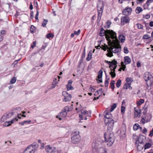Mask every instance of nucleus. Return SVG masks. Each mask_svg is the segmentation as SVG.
<instances>
[{
    "label": "nucleus",
    "instance_id": "1",
    "mask_svg": "<svg viewBox=\"0 0 153 153\" xmlns=\"http://www.w3.org/2000/svg\"><path fill=\"white\" fill-rule=\"evenodd\" d=\"M108 109L106 110L104 112L105 114L104 119L105 124V125L108 124L107 126L108 131L107 133H105L104 134V138L105 142H108L110 143H113L114 141L113 133L109 134L110 132L113 128L114 120L111 119L112 115L110 113Z\"/></svg>",
    "mask_w": 153,
    "mask_h": 153
},
{
    "label": "nucleus",
    "instance_id": "2",
    "mask_svg": "<svg viewBox=\"0 0 153 153\" xmlns=\"http://www.w3.org/2000/svg\"><path fill=\"white\" fill-rule=\"evenodd\" d=\"M99 35L101 36H105L107 40L110 42H111L110 38L113 39H117L116 33L112 30H105L103 28H101L99 33Z\"/></svg>",
    "mask_w": 153,
    "mask_h": 153
},
{
    "label": "nucleus",
    "instance_id": "3",
    "mask_svg": "<svg viewBox=\"0 0 153 153\" xmlns=\"http://www.w3.org/2000/svg\"><path fill=\"white\" fill-rule=\"evenodd\" d=\"M74 134L71 137V140L73 143H79L80 140V136L79 135V132L78 131L74 132Z\"/></svg>",
    "mask_w": 153,
    "mask_h": 153
},
{
    "label": "nucleus",
    "instance_id": "4",
    "mask_svg": "<svg viewBox=\"0 0 153 153\" xmlns=\"http://www.w3.org/2000/svg\"><path fill=\"white\" fill-rule=\"evenodd\" d=\"M31 144L30 146H28L24 151L23 153H34L36 149L35 147H36V145L35 144L34 145H32Z\"/></svg>",
    "mask_w": 153,
    "mask_h": 153
},
{
    "label": "nucleus",
    "instance_id": "5",
    "mask_svg": "<svg viewBox=\"0 0 153 153\" xmlns=\"http://www.w3.org/2000/svg\"><path fill=\"white\" fill-rule=\"evenodd\" d=\"M62 95L63 97V101L67 102L70 101L71 98V96L67 92L63 91L62 92Z\"/></svg>",
    "mask_w": 153,
    "mask_h": 153
},
{
    "label": "nucleus",
    "instance_id": "6",
    "mask_svg": "<svg viewBox=\"0 0 153 153\" xmlns=\"http://www.w3.org/2000/svg\"><path fill=\"white\" fill-rule=\"evenodd\" d=\"M113 48L111 49L114 53H117L121 51V46L118 43H114L113 44Z\"/></svg>",
    "mask_w": 153,
    "mask_h": 153
},
{
    "label": "nucleus",
    "instance_id": "7",
    "mask_svg": "<svg viewBox=\"0 0 153 153\" xmlns=\"http://www.w3.org/2000/svg\"><path fill=\"white\" fill-rule=\"evenodd\" d=\"M81 114L79 115V117L81 120H86L87 119L86 117L88 115V112L86 111L83 110H81Z\"/></svg>",
    "mask_w": 153,
    "mask_h": 153
},
{
    "label": "nucleus",
    "instance_id": "8",
    "mask_svg": "<svg viewBox=\"0 0 153 153\" xmlns=\"http://www.w3.org/2000/svg\"><path fill=\"white\" fill-rule=\"evenodd\" d=\"M67 113L65 111H62L61 112L59 113L58 115L56 116V117L59 119L60 120H63L66 117Z\"/></svg>",
    "mask_w": 153,
    "mask_h": 153
},
{
    "label": "nucleus",
    "instance_id": "9",
    "mask_svg": "<svg viewBox=\"0 0 153 153\" xmlns=\"http://www.w3.org/2000/svg\"><path fill=\"white\" fill-rule=\"evenodd\" d=\"M144 78L146 81H148L149 80L152 81L153 80L152 75L149 72L145 73Z\"/></svg>",
    "mask_w": 153,
    "mask_h": 153
},
{
    "label": "nucleus",
    "instance_id": "10",
    "mask_svg": "<svg viewBox=\"0 0 153 153\" xmlns=\"http://www.w3.org/2000/svg\"><path fill=\"white\" fill-rule=\"evenodd\" d=\"M130 21L129 18L127 16H122L121 18V23L122 25H124L125 24L129 23Z\"/></svg>",
    "mask_w": 153,
    "mask_h": 153
},
{
    "label": "nucleus",
    "instance_id": "11",
    "mask_svg": "<svg viewBox=\"0 0 153 153\" xmlns=\"http://www.w3.org/2000/svg\"><path fill=\"white\" fill-rule=\"evenodd\" d=\"M131 11L132 9L131 8H127L123 10V15L127 16L130 14Z\"/></svg>",
    "mask_w": 153,
    "mask_h": 153
},
{
    "label": "nucleus",
    "instance_id": "12",
    "mask_svg": "<svg viewBox=\"0 0 153 153\" xmlns=\"http://www.w3.org/2000/svg\"><path fill=\"white\" fill-rule=\"evenodd\" d=\"M103 71L102 70H100L98 72V79L96 78V81H99L98 83H101L102 82V76Z\"/></svg>",
    "mask_w": 153,
    "mask_h": 153
},
{
    "label": "nucleus",
    "instance_id": "13",
    "mask_svg": "<svg viewBox=\"0 0 153 153\" xmlns=\"http://www.w3.org/2000/svg\"><path fill=\"white\" fill-rule=\"evenodd\" d=\"M100 10H99V8H98V16L97 17V21L98 22H99L100 21V19H101V16H102V13L103 11V8L102 7H101L100 8Z\"/></svg>",
    "mask_w": 153,
    "mask_h": 153
},
{
    "label": "nucleus",
    "instance_id": "14",
    "mask_svg": "<svg viewBox=\"0 0 153 153\" xmlns=\"http://www.w3.org/2000/svg\"><path fill=\"white\" fill-rule=\"evenodd\" d=\"M18 120V119L16 118H15L14 119H13L10 121L6 122L5 123V125L7 126H9L11 125V124H13L16 121Z\"/></svg>",
    "mask_w": 153,
    "mask_h": 153
},
{
    "label": "nucleus",
    "instance_id": "15",
    "mask_svg": "<svg viewBox=\"0 0 153 153\" xmlns=\"http://www.w3.org/2000/svg\"><path fill=\"white\" fill-rule=\"evenodd\" d=\"M134 115L136 117H138L141 113V111L138 108H134Z\"/></svg>",
    "mask_w": 153,
    "mask_h": 153
},
{
    "label": "nucleus",
    "instance_id": "16",
    "mask_svg": "<svg viewBox=\"0 0 153 153\" xmlns=\"http://www.w3.org/2000/svg\"><path fill=\"white\" fill-rule=\"evenodd\" d=\"M138 142L139 143H143L145 140V137L143 136H141L138 138L137 139Z\"/></svg>",
    "mask_w": 153,
    "mask_h": 153
},
{
    "label": "nucleus",
    "instance_id": "17",
    "mask_svg": "<svg viewBox=\"0 0 153 153\" xmlns=\"http://www.w3.org/2000/svg\"><path fill=\"white\" fill-rule=\"evenodd\" d=\"M45 149L47 153H52L53 149L52 147L50 145H47L45 146Z\"/></svg>",
    "mask_w": 153,
    "mask_h": 153
},
{
    "label": "nucleus",
    "instance_id": "18",
    "mask_svg": "<svg viewBox=\"0 0 153 153\" xmlns=\"http://www.w3.org/2000/svg\"><path fill=\"white\" fill-rule=\"evenodd\" d=\"M124 59V61L126 64H128L131 63V59L128 56H125Z\"/></svg>",
    "mask_w": 153,
    "mask_h": 153
},
{
    "label": "nucleus",
    "instance_id": "19",
    "mask_svg": "<svg viewBox=\"0 0 153 153\" xmlns=\"http://www.w3.org/2000/svg\"><path fill=\"white\" fill-rule=\"evenodd\" d=\"M126 129L124 128L120 131V137L123 139L125 137Z\"/></svg>",
    "mask_w": 153,
    "mask_h": 153
},
{
    "label": "nucleus",
    "instance_id": "20",
    "mask_svg": "<svg viewBox=\"0 0 153 153\" xmlns=\"http://www.w3.org/2000/svg\"><path fill=\"white\" fill-rule=\"evenodd\" d=\"M130 82L125 84L124 85L123 88L127 89L129 88L130 90H131L132 89V88L130 86Z\"/></svg>",
    "mask_w": 153,
    "mask_h": 153
},
{
    "label": "nucleus",
    "instance_id": "21",
    "mask_svg": "<svg viewBox=\"0 0 153 153\" xmlns=\"http://www.w3.org/2000/svg\"><path fill=\"white\" fill-rule=\"evenodd\" d=\"M143 10V9L140 7H137L135 11L136 13H139Z\"/></svg>",
    "mask_w": 153,
    "mask_h": 153
},
{
    "label": "nucleus",
    "instance_id": "22",
    "mask_svg": "<svg viewBox=\"0 0 153 153\" xmlns=\"http://www.w3.org/2000/svg\"><path fill=\"white\" fill-rule=\"evenodd\" d=\"M92 55L91 51H90L89 52L88 56L86 58V59L87 61H89L91 58V56Z\"/></svg>",
    "mask_w": 153,
    "mask_h": 153
},
{
    "label": "nucleus",
    "instance_id": "23",
    "mask_svg": "<svg viewBox=\"0 0 153 153\" xmlns=\"http://www.w3.org/2000/svg\"><path fill=\"white\" fill-rule=\"evenodd\" d=\"M137 146V149L139 151H141L142 150L144 147V146L143 145V144H138V145Z\"/></svg>",
    "mask_w": 153,
    "mask_h": 153
},
{
    "label": "nucleus",
    "instance_id": "24",
    "mask_svg": "<svg viewBox=\"0 0 153 153\" xmlns=\"http://www.w3.org/2000/svg\"><path fill=\"white\" fill-rule=\"evenodd\" d=\"M140 125L137 123H135L134 125L133 126V129L134 130L136 131L139 129V127Z\"/></svg>",
    "mask_w": 153,
    "mask_h": 153
},
{
    "label": "nucleus",
    "instance_id": "25",
    "mask_svg": "<svg viewBox=\"0 0 153 153\" xmlns=\"http://www.w3.org/2000/svg\"><path fill=\"white\" fill-rule=\"evenodd\" d=\"M119 39L120 40L121 42H124L125 40V37L123 35H120L119 36Z\"/></svg>",
    "mask_w": 153,
    "mask_h": 153
},
{
    "label": "nucleus",
    "instance_id": "26",
    "mask_svg": "<svg viewBox=\"0 0 153 153\" xmlns=\"http://www.w3.org/2000/svg\"><path fill=\"white\" fill-rule=\"evenodd\" d=\"M116 104H114L111 106V108L110 109H108V110L109 111H112L116 107Z\"/></svg>",
    "mask_w": 153,
    "mask_h": 153
},
{
    "label": "nucleus",
    "instance_id": "27",
    "mask_svg": "<svg viewBox=\"0 0 153 153\" xmlns=\"http://www.w3.org/2000/svg\"><path fill=\"white\" fill-rule=\"evenodd\" d=\"M144 102V100L143 99H140L139 101H138L137 103V104L138 106H140Z\"/></svg>",
    "mask_w": 153,
    "mask_h": 153
},
{
    "label": "nucleus",
    "instance_id": "28",
    "mask_svg": "<svg viewBox=\"0 0 153 153\" xmlns=\"http://www.w3.org/2000/svg\"><path fill=\"white\" fill-rule=\"evenodd\" d=\"M48 20L47 19H44L42 23V26L43 27H45L46 25L48 22Z\"/></svg>",
    "mask_w": 153,
    "mask_h": 153
},
{
    "label": "nucleus",
    "instance_id": "29",
    "mask_svg": "<svg viewBox=\"0 0 153 153\" xmlns=\"http://www.w3.org/2000/svg\"><path fill=\"white\" fill-rule=\"evenodd\" d=\"M115 82L114 80H112L111 82H110L111 87L112 89H114V84Z\"/></svg>",
    "mask_w": 153,
    "mask_h": 153
},
{
    "label": "nucleus",
    "instance_id": "30",
    "mask_svg": "<svg viewBox=\"0 0 153 153\" xmlns=\"http://www.w3.org/2000/svg\"><path fill=\"white\" fill-rule=\"evenodd\" d=\"M66 88L68 91L73 90L74 89L73 87L70 84H67L66 85Z\"/></svg>",
    "mask_w": 153,
    "mask_h": 153
},
{
    "label": "nucleus",
    "instance_id": "31",
    "mask_svg": "<svg viewBox=\"0 0 153 153\" xmlns=\"http://www.w3.org/2000/svg\"><path fill=\"white\" fill-rule=\"evenodd\" d=\"M121 81L120 79H119L117 80V82L116 83V86L117 88H119L121 84Z\"/></svg>",
    "mask_w": 153,
    "mask_h": 153
},
{
    "label": "nucleus",
    "instance_id": "32",
    "mask_svg": "<svg viewBox=\"0 0 153 153\" xmlns=\"http://www.w3.org/2000/svg\"><path fill=\"white\" fill-rule=\"evenodd\" d=\"M111 22L108 21L106 22V25L105 26V27L106 28H108L111 25Z\"/></svg>",
    "mask_w": 153,
    "mask_h": 153
},
{
    "label": "nucleus",
    "instance_id": "33",
    "mask_svg": "<svg viewBox=\"0 0 153 153\" xmlns=\"http://www.w3.org/2000/svg\"><path fill=\"white\" fill-rule=\"evenodd\" d=\"M110 74L111 75L112 78H114L116 76V74L115 73V71H111L110 73Z\"/></svg>",
    "mask_w": 153,
    "mask_h": 153
},
{
    "label": "nucleus",
    "instance_id": "34",
    "mask_svg": "<svg viewBox=\"0 0 153 153\" xmlns=\"http://www.w3.org/2000/svg\"><path fill=\"white\" fill-rule=\"evenodd\" d=\"M138 137L136 135L134 134L132 136V138L133 139H134L136 142L135 143H137L138 140Z\"/></svg>",
    "mask_w": 153,
    "mask_h": 153
},
{
    "label": "nucleus",
    "instance_id": "35",
    "mask_svg": "<svg viewBox=\"0 0 153 153\" xmlns=\"http://www.w3.org/2000/svg\"><path fill=\"white\" fill-rule=\"evenodd\" d=\"M109 78L107 79V78H106V80H105V86L106 87H108V86L109 82Z\"/></svg>",
    "mask_w": 153,
    "mask_h": 153
},
{
    "label": "nucleus",
    "instance_id": "36",
    "mask_svg": "<svg viewBox=\"0 0 153 153\" xmlns=\"http://www.w3.org/2000/svg\"><path fill=\"white\" fill-rule=\"evenodd\" d=\"M57 83V82L56 81V79H55L53 80V82H52L53 86H52V88H54Z\"/></svg>",
    "mask_w": 153,
    "mask_h": 153
},
{
    "label": "nucleus",
    "instance_id": "37",
    "mask_svg": "<svg viewBox=\"0 0 153 153\" xmlns=\"http://www.w3.org/2000/svg\"><path fill=\"white\" fill-rule=\"evenodd\" d=\"M7 115L6 114H4V115L1 118V120L2 122L4 121L7 119V117L6 116H7Z\"/></svg>",
    "mask_w": 153,
    "mask_h": 153
},
{
    "label": "nucleus",
    "instance_id": "38",
    "mask_svg": "<svg viewBox=\"0 0 153 153\" xmlns=\"http://www.w3.org/2000/svg\"><path fill=\"white\" fill-rule=\"evenodd\" d=\"M62 111H65L67 113V112L70 111V108L68 106H66L65 107L64 109Z\"/></svg>",
    "mask_w": 153,
    "mask_h": 153
},
{
    "label": "nucleus",
    "instance_id": "39",
    "mask_svg": "<svg viewBox=\"0 0 153 153\" xmlns=\"http://www.w3.org/2000/svg\"><path fill=\"white\" fill-rule=\"evenodd\" d=\"M151 38V37L149 36V35L148 34H146V35H143V39H150Z\"/></svg>",
    "mask_w": 153,
    "mask_h": 153
},
{
    "label": "nucleus",
    "instance_id": "40",
    "mask_svg": "<svg viewBox=\"0 0 153 153\" xmlns=\"http://www.w3.org/2000/svg\"><path fill=\"white\" fill-rule=\"evenodd\" d=\"M89 91L92 92H94L95 90V88L94 87L90 86L89 88Z\"/></svg>",
    "mask_w": 153,
    "mask_h": 153
},
{
    "label": "nucleus",
    "instance_id": "41",
    "mask_svg": "<svg viewBox=\"0 0 153 153\" xmlns=\"http://www.w3.org/2000/svg\"><path fill=\"white\" fill-rule=\"evenodd\" d=\"M16 77H13L10 81V83L12 84L14 83L16 81Z\"/></svg>",
    "mask_w": 153,
    "mask_h": 153
},
{
    "label": "nucleus",
    "instance_id": "42",
    "mask_svg": "<svg viewBox=\"0 0 153 153\" xmlns=\"http://www.w3.org/2000/svg\"><path fill=\"white\" fill-rule=\"evenodd\" d=\"M5 114H6L7 115V116H6L7 117V119L10 118L13 115V113L12 112H10L8 113H6Z\"/></svg>",
    "mask_w": 153,
    "mask_h": 153
},
{
    "label": "nucleus",
    "instance_id": "43",
    "mask_svg": "<svg viewBox=\"0 0 153 153\" xmlns=\"http://www.w3.org/2000/svg\"><path fill=\"white\" fill-rule=\"evenodd\" d=\"M47 37L48 39H50V38H53L54 37V35L52 33H49L47 34Z\"/></svg>",
    "mask_w": 153,
    "mask_h": 153
},
{
    "label": "nucleus",
    "instance_id": "44",
    "mask_svg": "<svg viewBox=\"0 0 153 153\" xmlns=\"http://www.w3.org/2000/svg\"><path fill=\"white\" fill-rule=\"evenodd\" d=\"M144 149H146L150 148L151 146V144H145L144 146Z\"/></svg>",
    "mask_w": 153,
    "mask_h": 153
},
{
    "label": "nucleus",
    "instance_id": "45",
    "mask_svg": "<svg viewBox=\"0 0 153 153\" xmlns=\"http://www.w3.org/2000/svg\"><path fill=\"white\" fill-rule=\"evenodd\" d=\"M121 66L122 67V69L123 71L125 70V69L126 68V65L124 64V62H121Z\"/></svg>",
    "mask_w": 153,
    "mask_h": 153
},
{
    "label": "nucleus",
    "instance_id": "46",
    "mask_svg": "<svg viewBox=\"0 0 153 153\" xmlns=\"http://www.w3.org/2000/svg\"><path fill=\"white\" fill-rule=\"evenodd\" d=\"M137 26L139 29H143V26L141 24L139 23L137 24Z\"/></svg>",
    "mask_w": 153,
    "mask_h": 153
},
{
    "label": "nucleus",
    "instance_id": "47",
    "mask_svg": "<svg viewBox=\"0 0 153 153\" xmlns=\"http://www.w3.org/2000/svg\"><path fill=\"white\" fill-rule=\"evenodd\" d=\"M36 41H33V43L31 45V47L33 49L36 46Z\"/></svg>",
    "mask_w": 153,
    "mask_h": 153
},
{
    "label": "nucleus",
    "instance_id": "48",
    "mask_svg": "<svg viewBox=\"0 0 153 153\" xmlns=\"http://www.w3.org/2000/svg\"><path fill=\"white\" fill-rule=\"evenodd\" d=\"M81 31L80 30H79L77 31H74V34L75 35H79Z\"/></svg>",
    "mask_w": 153,
    "mask_h": 153
},
{
    "label": "nucleus",
    "instance_id": "49",
    "mask_svg": "<svg viewBox=\"0 0 153 153\" xmlns=\"http://www.w3.org/2000/svg\"><path fill=\"white\" fill-rule=\"evenodd\" d=\"M124 52L125 53H128V50L126 47H125L124 48Z\"/></svg>",
    "mask_w": 153,
    "mask_h": 153
},
{
    "label": "nucleus",
    "instance_id": "50",
    "mask_svg": "<svg viewBox=\"0 0 153 153\" xmlns=\"http://www.w3.org/2000/svg\"><path fill=\"white\" fill-rule=\"evenodd\" d=\"M31 121L30 120L24 121L25 124H29L30 123Z\"/></svg>",
    "mask_w": 153,
    "mask_h": 153
},
{
    "label": "nucleus",
    "instance_id": "51",
    "mask_svg": "<svg viewBox=\"0 0 153 153\" xmlns=\"http://www.w3.org/2000/svg\"><path fill=\"white\" fill-rule=\"evenodd\" d=\"M35 27L33 25H31L30 28V32L31 33H33L34 31Z\"/></svg>",
    "mask_w": 153,
    "mask_h": 153
},
{
    "label": "nucleus",
    "instance_id": "52",
    "mask_svg": "<svg viewBox=\"0 0 153 153\" xmlns=\"http://www.w3.org/2000/svg\"><path fill=\"white\" fill-rule=\"evenodd\" d=\"M125 108L124 106H122L121 108V111L122 113H123L125 111Z\"/></svg>",
    "mask_w": 153,
    "mask_h": 153
},
{
    "label": "nucleus",
    "instance_id": "53",
    "mask_svg": "<svg viewBox=\"0 0 153 153\" xmlns=\"http://www.w3.org/2000/svg\"><path fill=\"white\" fill-rule=\"evenodd\" d=\"M147 131V129L146 128H144L142 131V133L143 134H145Z\"/></svg>",
    "mask_w": 153,
    "mask_h": 153
},
{
    "label": "nucleus",
    "instance_id": "54",
    "mask_svg": "<svg viewBox=\"0 0 153 153\" xmlns=\"http://www.w3.org/2000/svg\"><path fill=\"white\" fill-rule=\"evenodd\" d=\"M112 62L111 64L114 65H117V62L115 60L113 61L112 62Z\"/></svg>",
    "mask_w": 153,
    "mask_h": 153
},
{
    "label": "nucleus",
    "instance_id": "55",
    "mask_svg": "<svg viewBox=\"0 0 153 153\" xmlns=\"http://www.w3.org/2000/svg\"><path fill=\"white\" fill-rule=\"evenodd\" d=\"M149 136L151 137L153 136V128L152 129V130L150 131Z\"/></svg>",
    "mask_w": 153,
    "mask_h": 153
},
{
    "label": "nucleus",
    "instance_id": "56",
    "mask_svg": "<svg viewBox=\"0 0 153 153\" xmlns=\"http://www.w3.org/2000/svg\"><path fill=\"white\" fill-rule=\"evenodd\" d=\"M38 15H39V12H38V11H37V13H36V15L35 17V19L36 20H38Z\"/></svg>",
    "mask_w": 153,
    "mask_h": 153
},
{
    "label": "nucleus",
    "instance_id": "57",
    "mask_svg": "<svg viewBox=\"0 0 153 153\" xmlns=\"http://www.w3.org/2000/svg\"><path fill=\"white\" fill-rule=\"evenodd\" d=\"M145 26L146 27V29H148L149 28V24L148 23H145Z\"/></svg>",
    "mask_w": 153,
    "mask_h": 153
},
{
    "label": "nucleus",
    "instance_id": "58",
    "mask_svg": "<svg viewBox=\"0 0 153 153\" xmlns=\"http://www.w3.org/2000/svg\"><path fill=\"white\" fill-rule=\"evenodd\" d=\"M131 78H130L127 77L126 78V80L127 81V82L128 83H129V82H130Z\"/></svg>",
    "mask_w": 153,
    "mask_h": 153
},
{
    "label": "nucleus",
    "instance_id": "59",
    "mask_svg": "<svg viewBox=\"0 0 153 153\" xmlns=\"http://www.w3.org/2000/svg\"><path fill=\"white\" fill-rule=\"evenodd\" d=\"M153 1V0H147L146 1V3L147 4L148 6L149 5V4H148V3L152 2Z\"/></svg>",
    "mask_w": 153,
    "mask_h": 153
},
{
    "label": "nucleus",
    "instance_id": "60",
    "mask_svg": "<svg viewBox=\"0 0 153 153\" xmlns=\"http://www.w3.org/2000/svg\"><path fill=\"white\" fill-rule=\"evenodd\" d=\"M85 49H84L83 52V53L82 54V57H85Z\"/></svg>",
    "mask_w": 153,
    "mask_h": 153
},
{
    "label": "nucleus",
    "instance_id": "61",
    "mask_svg": "<svg viewBox=\"0 0 153 153\" xmlns=\"http://www.w3.org/2000/svg\"><path fill=\"white\" fill-rule=\"evenodd\" d=\"M117 66V65H114V67L113 69L111 68V70L115 71V69L116 68Z\"/></svg>",
    "mask_w": 153,
    "mask_h": 153
},
{
    "label": "nucleus",
    "instance_id": "62",
    "mask_svg": "<svg viewBox=\"0 0 153 153\" xmlns=\"http://www.w3.org/2000/svg\"><path fill=\"white\" fill-rule=\"evenodd\" d=\"M6 33V31L5 30H2L1 32V34L2 35H4Z\"/></svg>",
    "mask_w": 153,
    "mask_h": 153
},
{
    "label": "nucleus",
    "instance_id": "63",
    "mask_svg": "<svg viewBox=\"0 0 153 153\" xmlns=\"http://www.w3.org/2000/svg\"><path fill=\"white\" fill-rule=\"evenodd\" d=\"M29 8L30 10H32L33 9V6L32 3L31 2L30 3Z\"/></svg>",
    "mask_w": 153,
    "mask_h": 153
},
{
    "label": "nucleus",
    "instance_id": "64",
    "mask_svg": "<svg viewBox=\"0 0 153 153\" xmlns=\"http://www.w3.org/2000/svg\"><path fill=\"white\" fill-rule=\"evenodd\" d=\"M149 25L151 27H153V21H151L149 23Z\"/></svg>",
    "mask_w": 153,
    "mask_h": 153
}]
</instances>
